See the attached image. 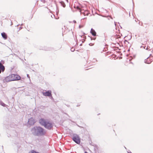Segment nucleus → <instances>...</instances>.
I'll return each instance as SVG.
<instances>
[{
  "label": "nucleus",
  "mask_w": 153,
  "mask_h": 153,
  "mask_svg": "<svg viewBox=\"0 0 153 153\" xmlns=\"http://www.w3.org/2000/svg\"><path fill=\"white\" fill-rule=\"evenodd\" d=\"M31 131L33 134L38 136H44L46 132V130L40 126H34L32 128Z\"/></svg>",
  "instance_id": "f257e3e1"
},
{
  "label": "nucleus",
  "mask_w": 153,
  "mask_h": 153,
  "mask_svg": "<svg viewBox=\"0 0 153 153\" xmlns=\"http://www.w3.org/2000/svg\"><path fill=\"white\" fill-rule=\"evenodd\" d=\"M39 123L46 128L48 130L51 129L53 126V123L52 122L43 118L40 119L39 120Z\"/></svg>",
  "instance_id": "f03ea898"
},
{
  "label": "nucleus",
  "mask_w": 153,
  "mask_h": 153,
  "mask_svg": "<svg viewBox=\"0 0 153 153\" xmlns=\"http://www.w3.org/2000/svg\"><path fill=\"white\" fill-rule=\"evenodd\" d=\"M73 140L77 144L80 143V139L79 136L76 134H74L72 137Z\"/></svg>",
  "instance_id": "7ed1b4c3"
},
{
  "label": "nucleus",
  "mask_w": 153,
  "mask_h": 153,
  "mask_svg": "<svg viewBox=\"0 0 153 153\" xmlns=\"http://www.w3.org/2000/svg\"><path fill=\"white\" fill-rule=\"evenodd\" d=\"M12 78L13 79H14L13 81L18 80L21 79V77L19 75L16 74H11Z\"/></svg>",
  "instance_id": "20e7f679"
},
{
  "label": "nucleus",
  "mask_w": 153,
  "mask_h": 153,
  "mask_svg": "<svg viewBox=\"0 0 153 153\" xmlns=\"http://www.w3.org/2000/svg\"><path fill=\"white\" fill-rule=\"evenodd\" d=\"M13 78H12L11 76V75L6 77L4 79V82H8L11 81H13L14 79Z\"/></svg>",
  "instance_id": "39448f33"
},
{
  "label": "nucleus",
  "mask_w": 153,
  "mask_h": 153,
  "mask_svg": "<svg viewBox=\"0 0 153 153\" xmlns=\"http://www.w3.org/2000/svg\"><path fill=\"white\" fill-rule=\"evenodd\" d=\"M35 121L33 117H31L28 119V124L30 125H33L35 123Z\"/></svg>",
  "instance_id": "423d86ee"
},
{
  "label": "nucleus",
  "mask_w": 153,
  "mask_h": 153,
  "mask_svg": "<svg viewBox=\"0 0 153 153\" xmlns=\"http://www.w3.org/2000/svg\"><path fill=\"white\" fill-rule=\"evenodd\" d=\"M59 3L64 7H65L66 4L68 5L70 4L68 2V1H65V2L61 1L59 2Z\"/></svg>",
  "instance_id": "0eeeda50"
},
{
  "label": "nucleus",
  "mask_w": 153,
  "mask_h": 153,
  "mask_svg": "<svg viewBox=\"0 0 153 153\" xmlns=\"http://www.w3.org/2000/svg\"><path fill=\"white\" fill-rule=\"evenodd\" d=\"M43 95L45 96L50 97L51 95V92L50 90L47 91L46 92L42 93Z\"/></svg>",
  "instance_id": "6e6552de"
},
{
  "label": "nucleus",
  "mask_w": 153,
  "mask_h": 153,
  "mask_svg": "<svg viewBox=\"0 0 153 153\" xmlns=\"http://www.w3.org/2000/svg\"><path fill=\"white\" fill-rule=\"evenodd\" d=\"M74 7L77 10L79 11V12H80V14H83L84 15V13L85 12V10H81L80 7H79L78 6H76V7H75V6H74Z\"/></svg>",
  "instance_id": "1a4fd4ad"
},
{
  "label": "nucleus",
  "mask_w": 153,
  "mask_h": 153,
  "mask_svg": "<svg viewBox=\"0 0 153 153\" xmlns=\"http://www.w3.org/2000/svg\"><path fill=\"white\" fill-rule=\"evenodd\" d=\"M1 35L4 39H7V36L5 33L4 32L1 33Z\"/></svg>",
  "instance_id": "9d476101"
},
{
  "label": "nucleus",
  "mask_w": 153,
  "mask_h": 153,
  "mask_svg": "<svg viewBox=\"0 0 153 153\" xmlns=\"http://www.w3.org/2000/svg\"><path fill=\"white\" fill-rule=\"evenodd\" d=\"M91 33L93 36H96V33L95 31V30L93 29L92 28H91Z\"/></svg>",
  "instance_id": "9b49d317"
},
{
  "label": "nucleus",
  "mask_w": 153,
  "mask_h": 153,
  "mask_svg": "<svg viewBox=\"0 0 153 153\" xmlns=\"http://www.w3.org/2000/svg\"><path fill=\"white\" fill-rule=\"evenodd\" d=\"M40 2L39 3L41 4H39V6H43L44 5V4L45 3V1H39Z\"/></svg>",
  "instance_id": "f8f14e48"
},
{
  "label": "nucleus",
  "mask_w": 153,
  "mask_h": 153,
  "mask_svg": "<svg viewBox=\"0 0 153 153\" xmlns=\"http://www.w3.org/2000/svg\"><path fill=\"white\" fill-rule=\"evenodd\" d=\"M89 14V13L88 12V11H87V10H85V12L84 13V14L83 15L84 16H88Z\"/></svg>",
  "instance_id": "ddd939ff"
},
{
  "label": "nucleus",
  "mask_w": 153,
  "mask_h": 153,
  "mask_svg": "<svg viewBox=\"0 0 153 153\" xmlns=\"http://www.w3.org/2000/svg\"><path fill=\"white\" fill-rule=\"evenodd\" d=\"M149 56H150L149 57H148L146 59H145L144 60V62L145 63L148 64H149L151 63V62H148V59L149 58Z\"/></svg>",
  "instance_id": "4468645a"
},
{
  "label": "nucleus",
  "mask_w": 153,
  "mask_h": 153,
  "mask_svg": "<svg viewBox=\"0 0 153 153\" xmlns=\"http://www.w3.org/2000/svg\"><path fill=\"white\" fill-rule=\"evenodd\" d=\"M0 69L2 72H3L4 71L5 67L3 65L1 67H0Z\"/></svg>",
  "instance_id": "2eb2a0df"
},
{
  "label": "nucleus",
  "mask_w": 153,
  "mask_h": 153,
  "mask_svg": "<svg viewBox=\"0 0 153 153\" xmlns=\"http://www.w3.org/2000/svg\"><path fill=\"white\" fill-rule=\"evenodd\" d=\"M0 104H1V105L2 106H5L6 105L2 101H0Z\"/></svg>",
  "instance_id": "dca6fc26"
},
{
  "label": "nucleus",
  "mask_w": 153,
  "mask_h": 153,
  "mask_svg": "<svg viewBox=\"0 0 153 153\" xmlns=\"http://www.w3.org/2000/svg\"><path fill=\"white\" fill-rule=\"evenodd\" d=\"M29 153H38V152H37L34 150H33L31 151V152H29Z\"/></svg>",
  "instance_id": "f3484780"
},
{
  "label": "nucleus",
  "mask_w": 153,
  "mask_h": 153,
  "mask_svg": "<svg viewBox=\"0 0 153 153\" xmlns=\"http://www.w3.org/2000/svg\"><path fill=\"white\" fill-rule=\"evenodd\" d=\"M74 50L75 49L73 48H72L71 49V50L72 52H73Z\"/></svg>",
  "instance_id": "a211bd4d"
},
{
  "label": "nucleus",
  "mask_w": 153,
  "mask_h": 153,
  "mask_svg": "<svg viewBox=\"0 0 153 153\" xmlns=\"http://www.w3.org/2000/svg\"><path fill=\"white\" fill-rule=\"evenodd\" d=\"M142 48H144V49H146V46H143H143H141V48H142Z\"/></svg>",
  "instance_id": "6ab92c4d"
},
{
  "label": "nucleus",
  "mask_w": 153,
  "mask_h": 153,
  "mask_svg": "<svg viewBox=\"0 0 153 153\" xmlns=\"http://www.w3.org/2000/svg\"><path fill=\"white\" fill-rule=\"evenodd\" d=\"M27 77L28 78H30V77L29 76V74H27Z\"/></svg>",
  "instance_id": "aec40b11"
},
{
  "label": "nucleus",
  "mask_w": 153,
  "mask_h": 153,
  "mask_svg": "<svg viewBox=\"0 0 153 153\" xmlns=\"http://www.w3.org/2000/svg\"><path fill=\"white\" fill-rule=\"evenodd\" d=\"M146 50H148V46H147V48H146Z\"/></svg>",
  "instance_id": "412c9836"
},
{
  "label": "nucleus",
  "mask_w": 153,
  "mask_h": 153,
  "mask_svg": "<svg viewBox=\"0 0 153 153\" xmlns=\"http://www.w3.org/2000/svg\"><path fill=\"white\" fill-rule=\"evenodd\" d=\"M73 22H74V23H76V21H75V20H74Z\"/></svg>",
  "instance_id": "4be33fe9"
},
{
  "label": "nucleus",
  "mask_w": 153,
  "mask_h": 153,
  "mask_svg": "<svg viewBox=\"0 0 153 153\" xmlns=\"http://www.w3.org/2000/svg\"><path fill=\"white\" fill-rule=\"evenodd\" d=\"M128 153H132L131 152H128Z\"/></svg>",
  "instance_id": "5701e85b"
},
{
  "label": "nucleus",
  "mask_w": 153,
  "mask_h": 153,
  "mask_svg": "<svg viewBox=\"0 0 153 153\" xmlns=\"http://www.w3.org/2000/svg\"><path fill=\"white\" fill-rule=\"evenodd\" d=\"M85 153H88V152H85Z\"/></svg>",
  "instance_id": "b1692460"
},
{
  "label": "nucleus",
  "mask_w": 153,
  "mask_h": 153,
  "mask_svg": "<svg viewBox=\"0 0 153 153\" xmlns=\"http://www.w3.org/2000/svg\"><path fill=\"white\" fill-rule=\"evenodd\" d=\"M84 40L83 41V40H82V42H84Z\"/></svg>",
  "instance_id": "393cba45"
},
{
  "label": "nucleus",
  "mask_w": 153,
  "mask_h": 153,
  "mask_svg": "<svg viewBox=\"0 0 153 153\" xmlns=\"http://www.w3.org/2000/svg\"><path fill=\"white\" fill-rule=\"evenodd\" d=\"M51 17L52 18H53V16H51Z\"/></svg>",
  "instance_id": "a878e982"
},
{
  "label": "nucleus",
  "mask_w": 153,
  "mask_h": 153,
  "mask_svg": "<svg viewBox=\"0 0 153 153\" xmlns=\"http://www.w3.org/2000/svg\"><path fill=\"white\" fill-rule=\"evenodd\" d=\"M114 23H115V25H116V24H115V22H114Z\"/></svg>",
  "instance_id": "bb28decb"
},
{
  "label": "nucleus",
  "mask_w": 153,
  "mask_h": 153,
  "mask_svg": "<svg viewBox=\"0 0 153 153\" xmlns=\"http://www.w3.org/2000/svg\"><path fill=\"white\" fill-rule=\"evenodd\" d=\"M85 18H84L83 19H85Z\"/></svg>",
  "instance_id": "cd10ccee"
},
{
  "label": "nucleus",
  "mask_w": 153,
  "mask_h": 153,
  "mask_svg": "<svg viewBox=\"0 0 153 153\" xmlns=\"http://www.w3.org/2000/svg\"><path fill=\"white\" fill-rule=\"evenodd\" d=\"M95 38H94V40H95Z\"/></svg>",
  "instance_id": "c85d7f7f"
},
{
  "label": "nucleus",
  "mask_w": 153,
  "mask_h": 153,
  "mask_svg": "<svg viewBox=\"0 0 153 153\" xmlns=\"http://www.w3.org/2000/svg\"><path fill=\"white\" fill-rule=\"evenodd\" d=\"M53 16H54V15H53Z\"/></svg>",
  "instance_id": "c756f323"
}]
</instances>
